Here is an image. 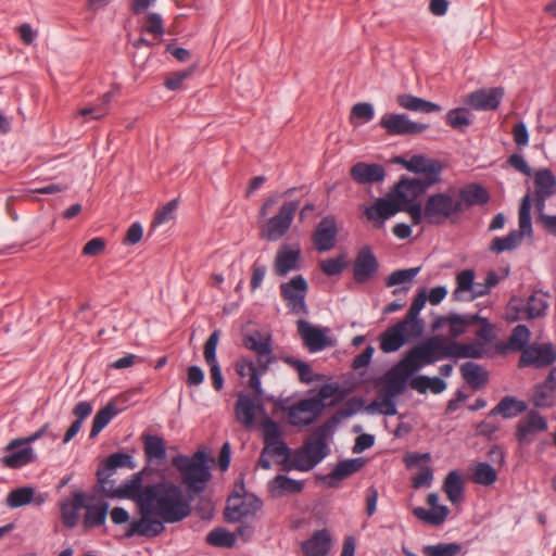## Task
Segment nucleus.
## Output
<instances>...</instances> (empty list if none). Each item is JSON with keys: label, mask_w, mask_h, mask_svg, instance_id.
I'll use <instances>...</instances> for the list:
<instances>
[{"label": "nucleus", "mask_w": 556, "mask_h": 556, "mask_svg": "<svg viewBox=\"0 0 556 556\" xmlns=\"http://www.w3.org/2000/svg\"><path fill=\"white\" fill-rule=\"evenodd\" d=\"M442 489L453 504L458 503L465 489L462 473L458 470L450 471L444 479Z\"/></svg>", "instance_id": "44"}, {"label": "nucleus", "mask_w": 556, "mask_h": 556, "mask_svg": "<svg viewBox=\"0 0 556 556\" xmlns=\"http://www.w3.org/2000/svg\"><path fill=\"white\" fill-rule=\"evenodd\" d=\"M379 262L372 249L364 245L356 254L353 262L352 273L356 283L363 285L371 280L378 273Z\"/></svg>", "instance_id": "14"}, {"label": "nucleus", "mask_w": 556, "mask_h": 556, "mask_svg": "<svg viewBox=\"0 0 556 556\" xmlns=\"http://www.w3.org/2000/svg\"><path fill=\"white\" fill-rule=\"evenodd\" d=\"M283 362L291 367H293L298 374L301 382L312 383L314 381H320L321 375L315 374L311 367V365L304 361L295 358L293 356L283 357Z\"/></svg>", "instance_id": "51"}, {"label": "nucleus", "mask_w": 556, "mask_h": 556, "mask_svg": "<svg viewBox=\"0 0 556 556\" xmlns=\"http://www.w3.org/2000/svg\"><path fill=\"white\" fill-rule=\"evenodd\" d=\"M331 549V535L327 529L317 530L302 543L305 556H326Z\"/></svg>", "instance_id": "31"}, {"label": "nucleus", "mask_w": 556, "mask_h": 556, "mask_svg": "<svg viewBox=\"0 0 556 556\" xmlns=\"http://www.w3.org/2000/svg\"><path fill=\"white\" fill-rule=\"evenodd\" d=\"M438 502L439 495L437 493L428 494L427 503L431 506V509L416 507L413 510L414 516L431 526H441L445 521L450 509L445 505H439Z\"/></svg>", "instance_id": "25"}, {"label": "nucleus", "mask_w": 556, "mask_h": 556, "mask_svg": "<svg viewBox=\"0 0 556 556\" xmlns=\"http://www.w3.org/2000/svg\"><path fill=\"white\" fill-rule=\"evenodd\" d=\"M255 409L261 412L264 410L261 400H255L251 395L240 393L236 404L237 420L247 428L252 427L255 420Z\"/></svg>", "instance_id": "30"}, {"label": "nucleus", "mask_w": 556, "mask_h": 556, "mask_svg": "<svg viewBox=\"0 0 556 556\" xmlns=\"http://www.w3.org/2000/svg\"><path fill=\"white\" fill-rule=\"evenodd\" d=\"M441 180V177L424 176L422 178H408L403 176L387 198H379L366 207L365 215L375 222L376 228H381L384 222L399 212L409 214L414 225L422 222V206L417 198L427 192L429 188Z\"/></svg>", "instance_id": "1"}, {"label": "nucleus", "mask_w": 556, "mask_h": 556, "mask_svg": "<svg viewBox=\"0 0 556 556\" xmlns=\"http://www.w3.org/2000/svg\"><path fill=\"white\" fill-rule=\"evenodd\" d=\"M526 319L533 320L544 317L547 314L548 301L547 294L541 290L534 291L526 301Z\"/></svg>", "instance_id": "42"}, {"label": "nucleus", "mask_w": 556, "mask_h": 556, "mask_svg": "<svg viewBox=\"0 0 556 556\" xmlns=\"http://www.w3.org/2000/svg\"><path fill=\"white\" fill-rule=\"evenodd\" d=\"M396 103L405 110L418 113H433L441 112L442 108L434 102L419 98L410 93H402L396 97Z\"/></svg>", "instance_id": "40"}, {"label": "nucleus", "mask_w": 556, "mask_h": 556, "mask_svg": "<svg viewBox=\"0 0 556 556\" xmlns=\"http://www.w3.org/2000/svg\"><path fill=\"white\" fill-rule=\"evenodd\" d=\"M338 225L334 216H325L316 226L312 240L318 252H327L334 248L338 237Z\"/></svg>", "instance_id": "17"}, {"label": "nucleus", "mask_w": 556, "mask_h": 556, "mask_svg": "<svg viewBox=\"0 0 556 556\" xmlns=\"http://www.w3.org/2000/svg\"><path fill=\"white\" fill-rule=\"evenodd\" d=\"M460 374L463 379L473 390L482 389L489 381L488 371L479 364L473 362H466L460 366Z\"/></svg>", "instance_id": "41"}, {"label": "nucleus", "mask_w": 556, "mask_h": 556, "mask_svg": "<svg viewBox=\"0 0 556 556\" xmlns=\"http://www.w3.org/2000/svg\"><path fill=\"white\" fill-rule=\"evenodd\" d=\"M182 489L172 481L147 484L144 506L152 508L156 517L166 523H177L191 514V500Z\"/></svg>", "instance_id": "2"}, {"label": "nucleus", "mask_w": 556, "mask_h": 556, "mask_svg": "<svg viewBox=\"0 0 556 556\" xmlns=\"http://www.w3.org/2000/svg\"><path fill=\"white\" fill-rule=\"evenodd\" d=\"M522 242V233L517 229L509 231L505 237H494L490 243L489 250L495 254H501L505 251H513Z\"/></svg>", "instance_id": "49"}, {"label": "nucleus", "mask_w": 556, "mask_h": 556, "mask_svg": "<svg viewBox=\"0 0 556 556\" xmlns=\"http://www.w3.org/2000/svg\"><path fill=\"white\" fill-rule=\"evenodd\" d=\"M298 331L309 352H319L331 345V341L324 330L304 319L298 321Z\"/></svg>", "instance_id": "23"}, {"label": "nucleus", "mask_w": 556, "mask_h": 556, "mask_svg": "<svg viewBox=\"0 0 556 556\" xmlns=\"http://www.w3.org/2000/svg\"><path fill=\"white\" fill-rule=\"evenodd\" d=\"M455 200L460 204L463 213L468 207L486 204L490 193L482 185L472 182L460 188Z\"/></svg>", "instance_id": "29"}, {"label": "nucleus", "mask_w": 556, "mask_h": 556, "mask_svg": "<svg viewBox=\"0 0 556 556\" xmlns=\"http://www.w3.org/2000/svg\"><path fill=\"white\" fill-rule=\"evenodd\" d=\"M243 345L256 354L257 364L263 371H267L269 366L276 361L269 334L264 337L258 330H254L243 336Z\"/></svg>", "instance_id": "11"}, {"label": "nucleus", "mask_w": 556, "mask_h": 556, "mask_svg": "<svg viewBox=\"0 0 556 556\" xmlns=\"http://www.w3.org/2000/svg\"><path fill=\"white\" fill-rule=\"evenodd\" d=\"M271 497L280 498L287 494H298L304 489V482L285 475H277L268 483Z\"/></svg>", "instance_id": "37"}, {"label": "nucleus", "mask_w": 556, "mask_h": 556, "mask_svg": "<svg viewBox=\"0 0 556 556\" xmlns=\"http://www.w3.org/2000/svg\"><path fill=\"white\" fill-rule=\"evenodd\" d=\"M85 506V494L81 491L73 493L71 502H62L60 511L62 523L67 529H73L77 526L79 520V510Z\"/></svg>", "instance_id": "34"}, {"label": "nucleus", "mask_w": 556, "mask_h": 556, "mask_svg": "<svg viewBox=\"0 0 556 556\" xmlns=\"http://www.w3.org/2000/svg\"><path fill=\"white\" fill-rule=\"evenodd\" d=\"M452 357L454 358H481L483 356L482 343H459L452 340Z\"/></svg>", "instance_id": "52"}, {"label": "nucleus", "mask_w": 556, "mask_h": 556, "mask_svg": "<svg viewBox=\"0 0 556 556\" xmlns=\"http://www.w3.org/2000/svg\"><path fill=\"white\" fill-rule=\"evenodd\" d=\"M379 126L389 136H414L429 128L428 124L414 122L403 113L384 114L379 122Z\"/></svg>", "instance_id": "10"}, {"label": "nucleus", "mask_w": 556, "mask_h": 556, "mask_svg": "<svg viewBox=\"0 0 556 556\" xmlns=\"http://www.w3.org/2000/svg\"><path fill=\"white\" fill-rule=\"evenodd\" d=\"M420 270V266L394 270L386 278V286L394 287L408 282L413 280L419 274Z\"/></svg>", "instance_id": "60"}, {"label": "nucleus", "mask_w": 556, "mask_h": 556, "mask_svg": "<svg viewBox=\"0 0 556 556\" xmlns=\"http://www.w3.org/2000/svg\"><path fill=\"white\" fill-rule=\"evenodd\" d=\"M547 427V421L542 415L536 410H530L517 425L516 440L519 444H529L536 432L546 431Z\"/></svg>", "instance_id": "20"}, {"label": "nucleus", "mask_w": 556, "mask_h": 556, "mask_svg": "<svg viewBox=\"0 0 556 556\" xmlns=\"http://www.w3.org/2000/svg\"><path fill=\"white\" fill-rule=\"evenodd\" d=\"M460 213V204L451 194L438 192L428 197L422 207V219L429 225H442Z\"/></svg>", "instance_id": "7"}, {"label": "nucleus", "mask_w": 556, "mask_h": 556, "mask_svg": "<svg viewBox=\"0 0 556 556\" xmlns=\"http://www.w3.org/2000/svg\"><path fill=\"white\" fill-rule=\"evenodd\" d=\"M301 250L298 245L282 244L274 260V273L286 277L290 271L300 269Z\"/></svg>", "instance_id": "19"}, {"label": "nucleus", "mask_w": 556, "mask_h": 556, "mask_svg": "<svg viewBox=\"0 0 556 556\" xmlns=\"http://www.w3.org/2000/svg\"><path fill=\"white\" fill-rule=\"evenodd\" d=\"M172 465L179 472L189 497H194L206 489L212 475L204 451H197L191 456L178 454L172 458Z\"/></svg>", "instance_id": "4"}, {"label": "nucleus", "mask_w": 556, "mask_h": 556, "mask_svg": "<svg viewBox=\"0 0 556 556\" xmlns=\"http://www.w3.org/2000/svg\"><path fill=\"white\" fill-rule=\"evenodd\" d=\"M290 453L291 451L283 440L273 441L264 444L257 464L261 468L268 470L271 468L270 458H275L285 467L289 463Z\"/></svg>", "instance_id": "24"}, {"label": "nucleus", "mask_w": 556, "mask_h": 556, "mask_svg": "<svg viewBox=\"0 0 556 556\" xmlns=\"http://www.w3.org/2000/svg\"><path fill=\"white\" fill-rule=\"evenodd\" d=\"M299 205L298 200L285 202L278 213L260 228V237L268 242H276L283 238L291 228Z\"/></svg>", "instance_id": "8"}, {"label": "nucleus", "mask_w": 556, "mask_h": 556, "mask_svg": "<svg viewBox=\"0 0 556 556\" xmlns=\"http://www.w3.org/2000/svg\"><path fill=\"white\" fill-rule=\"evenodd\" d=\"M409 386L412 389L417 392L425 394L428 390H430L434 394H440L446 389V382L440 377H429L426 375H421L413 378L409 381Z\"/></svg>", "instance_id": "47"}, {"label": "nucleus", "mask_w": 556, "mask_h": 556, "mask_svg": "<svg viewBox=\"0 0 556 556\" xmlns=\"http://www.w3.org/2000/svg\"><path fill=\"white\" fill-rule=\"evenodd\" d=\"M350 176L361 185L377 184L384 179L386 170L381 164L358 162L351 167Z\"/></svg>", "instance_id": "28"}, {"label": "nucleus", "mask_w": 556, "mask_h": 556, "mask_svg": "<svg viewBox=\"0 0 556 556\" xmlns=\"http://www.w3.org/2000/svg\"><path fill=\"white\" fill-rule=\"evenodd\" d=\"M148 470L149 468L144 467L142 470L125 480L119 486L115 489L108 486V491L104 493L111 498H127L135 501L137 506L142 505L147 493V485H142V477Z\"/></svg>", "instance_id": "13"}, {"label": "nucleus", "mask_w": 556, "mask_h": 556, "mask_svg": "<svg viewBox=\"0 0 556 556\" xmlns=\"http://www.w3.org/2000/svg\"><path fill=\"white\" fill-rule=\"evenodd\" d=\"M462 551V545L456 542L426 545L422 553L426 556H455Z\"/></svg>", "instance_id": "59"}, {"label": "nucleus", "mask_w": 556, "mask_h": 556, "mask_svg": "<svg viewBox=\"0 0 556 556\" xmlns=\"http://www.w3.org/2000/svg\"><path fill=\"white\" fill-rule=\"evenodd\" d=\"M280 294L292 314H308L305 302L308 285L302 275L293 276L279 287Z\"/></svg>", "instance_id": "9"}, {"label": "nucleus", "mask_w": 556, "mask_h": 556, "mask_svg": "<svg viewBox=\"0 0 556 556\" xmlns=\"http://www.w3.org/2000/svg\"><path fill=\"white\" fill-rule=\"evenodd\" d=\"M366 464L365 458L357 457L339 462L326 476L321 477L328 488H337L338 482L359 471Z\"/></svg>", "instance_id": "26"}, {"label": "nucleus", "mask_w": 556, "mask_h": 556, "mask_svg": "<svg viewBox=\"0 0 556 556\" xmlns=\"http://www.w3.org/2000/svg\"><path fill=\"white\" fill-rule=\"evenodd\" d=\"M445 121L453 129L459 131H464L469 125H471L469 113L465 108L450 110L446 113Z\"/></svg>", "instance_id": "56"}, {"label": "nucleus", "mask_w": 556, "mask_h": 556, "mask_svg": "<svg viewBox=\"0 0 556 556\" xmlns=\"http://www.w3.org/2000/svg\"><path fill=\"white\" fill-rule=\"evenodd\" d=\"M475 271L472 269H465L457 274L456 283L457 287L453 292V298L459 301L463 292L470 291L473 289Z\"/></svg>", "instance_id": "61"}, {"label": "nucleus", "mask_w": 556, "mask_h": 556, "mask_svg": "<svg viewBox=\"0 0 556 556\" xmlns=\"http://www.w3.org/2000/svg\"><path fill=\"white\" fill-rule=\"evenodd\" d=\"M531 332L526 325H517L508 338V348L515 352H522L528 348Z\"/></svg>", "instance_id": "53"}, {"label": "nucleus", "mask_w": 556, "mask_h": 556, "mask_svg": "<svg viewBox=\"0 0 556 556\" xmlns=\"http://www.w3.org/2000/svg\"><path fill=\"white\" fill-rule=\"evenodd\" d=\"M138 510L141 515V518L137 520V523L139 525L140 529V535L146 538H155L160 535L164 530V521H162L161 518L157 517L153 518V516H156L154 514V510L152 508L148 509L144 506V502H142V505L137 506Z\"/></svg>", "instance_id": "33"}, {"label": "nucleus", "mask_w": 556, "mask_h": 556, "mask_svg": "<svg viewBox=\"0 0 556 556\" xmlns=\"http://www.w3.org/2000/svg\"><path fill=\"white\" fill-rule=\"evenodd\" d=\"M118 413L119 410L113 401H110L104 407L99 409L93 417L89 438H96Z\"/></svg>", "instance_id": "45"}, {"label": "nucleus", "mask_w": 556, "mask_h": 556, "mask_svg": "<svg viewBox=\"0 0 556 556\" xmlns=\"http://www.w3.org/2000/svg\"><path fill=\"white\" fill-rule=\"evenodd\" d=\"M261 430L264 444L281 439V432L278 424L269 417L263 420L261 425Z\"/></svg>", "instance_id": "64"}, {"label": "nucleus", "mask_w": 556, "mask_h": 556, "mask_svg": "<svg viewBox=\"0 0 556 556\" xmlns=\"http://www.w3.org/2000/svg\"><path fill=\"white\" fill-rule=\"evenodd\" d=\"M481 316L476 314H457L451 312V318H450V336L451 340H454L462 334H464L467 329L473 325H477L480 323Z\"/></svg>", "instance_id": "43"}, {"label": "nucleus", "mask_w": 556, "mask_h": 556, "mask_svg": "<svg viewBox=\"0 0 556 556\" xmlns=\"http://www.w3.org/2000/svg\"><path fill=\"white\" fill-rule=\"evenodd\" d=\"M83 508L86 509L83 520L86 529H94L105 523L109 513V503L106 501L99 498L96 503L85 502Z\"/></svg>", "instance_id": "38"}, {"label": "nucleus", "mask_w": 556, "mask_h": 556, "mask_svg": "<svg viewBox=\"0 0 556 556\" xmlns=\"http://www.w3.org/2000/svg\"><path fill=\"white\" fill-rule=\"evenodd\" d=\"M556 362V351L551 342L532 343L520 354L518 367L525 368L533 366L535 368H544Z\"/></svg>", "instance_id": "12"}, {"label": "nucleus", "mask_w": 556, "mask_h": 556, "mask_svg": "<svg viewBox=\"0 0 556 556\" xmlns=\"http://www.w3.org/2000/svg\"><path fill=\"white\" fill-rule=\"evenodd\" d=\"M364 405L361 397L350 399L341 408H339L329 419L313 430L309 438L305 441L302 450L304 451L311 464L307 468H314L329 454L328 439L332 437L338 425L353 416Z\"/></svg>", "instance_id": "3"}, {"label": "nucleus", "mask_w": 556, "mask_h": 556, "mask_svg": "<svg viewBox=\"0 0 556 556\" xmlns=\"http://www.w3.org/2000/svg\"><path fill=\"white\" fill-rule=\"evenodd\" d=\"M348 263L344 254H340L337 257L326 258L321 261L319 265L321 271L327 276L340 275Z\"/></svg>", "instance_id": "62"}, {"label": "nucleus", "mask_w": 556, "mask_h": 556, "mask_svg": "<svg viewBox=\"0 0 556 556\" xmlns=\"http://www.w3.org/2000/svg\"><path fill=\"white\" fill-rule=\"evenodd\" d=\"M409 378L410 376L396 363L383 375V396L395 397L402 394Z\"/></svg>", "instance_id": "27"}, {"label": "nucleus", "mask_w": 556, "mask_h": 556, "mask_svg": "<svg viewBox=\"0 0 556 556\" xmlns=\"http://www.w3.org/2000/svg\"><path fill=\"white\" fill-rule=\"evenodd\" d=\"M527 408L528 406L525 401L518 400L511 395H506L489 412L488 417L492 418L500 415L504 419H510L522 414Z\"/></svg>", "instance_id": "39"}, {"label": "nucleus", "mask_w": 556, "mask_h": 556, "mask_svg": "<svg viewBox=\"0 0 556 556\" xmlns=\"http://www.w3.org/2000/svg\"><path fill=\"white\" fill-rule=\"evenodd\" d=\"M136 463L130 454L124 452H116L108 456V458L101 463L97 470V479L100 484L102 492L108 491V485L113 484L110 477L114 473L117 468H129L135 469Z\"/></svg>", "instance_id": "15"}, {"label": "nucleus", "mask_w": 556, "mask_h": 556, "mask_svg": "<svg viewBox=\"0 0 556 556\" xmlns=\"http://www.w3.org/2000/svg\"><path fill=\"white\" fill-rule=\"evenodd\" d=\"M397 364L412 377L422 367L431 365L422 342L410 348Z\"/></svg>", "instance_id": "32"}, {"label": "nucleus", "mask_w": 556, "mask_h": 556, "mask_svg": "<svg viewBox=\"0 0 556 556\" xmlns=\"http://www.w3.org/2000/svg\"><path fill=\"white\" fill-rule=\"evenodd\" d=\"M531 403L536 408H551L555 405L556 401V367L553 366L545 380L542 383L534 386L530 399Z\"/></svg>", "instance_id": "18"}, {"label": "nucleus", "mask_w": 556, "mask_h": 556, "mask_svg": "<svg viewBox=\"0 0 556 556\" xmlns=\"http://www.w3.org/2000/svg\"><path fill=\"white\" fill-rule=\"evenodd\" d=\"M244 492V481L241 478L227 498L224 516L228 522H242L247 518L254 517L262 508L263 502L260 497L255 494L243 495Z\"/></svg>", "instance_id": "6"}, {"label": "nucleus", "mask_w": 556, "mask_h": 556, "mask_svg": "<svg viewBox=\"0 0 556 556\" xmlns=\"http://www.w3.org/2000/svg\"><path fill=\"white\" fill-rule=\"evenodd\" d=\"M205 541L211 546L232 547L236 536L224 528H215L207 533Z\"/></svg>", "instance_id": "55"}, {"label": "nucleus", "mask_w": 556, "mask_h": 556, "mask_svg": "<svg viewBox=\"0 0 556 556\" xmlns=\"http://www.w3.org/2000/svg\"><path fill=\"white\" fill-rule=\"evenodd\" d=\"M526 301L518 296H513L507 304L506 319L509 323H516L526 319Z\"/></svg>", "instance_id": "63"}, {"label": "nucleus", "mask_w": 556, "mask_h": 556, "mask_svg": "<svg viewBox=\"0 0 556 556\" xmlns=\"http://www.w3.org/2000/svg\"><path fill=\"white\" fill-rule=\"evenodd\" d=\"M431 364L452 357V340L442 336H433L422 341Z\"/></svg>", "instance_id": "36"}, {"label": "nucleus", "mask_w": 556, "mask_h": 556, "mask_svg": "<svg viewBox=\"0 0 556 556\" xmlns=\"http://www.w3.org/2000/svg\"><path fill=\"white\" fill-rule=\"evenodd\" d=\"M519 233H522V239L526 236L531 237L533 233L532 222H531V199L529 194H526L520 203L519 207Z\"/></svg>", "instance_id": "54"}, {"label": "nucleus", "mask_w": 556, "mask_h": 556, "mask_svg": "<svg viewBox=\"0 0 556 556\" xmlns=\"http://www.w3.org/2000/svg\"><path fill=\"white\" fill-rule=\"evenodd\" d=\"M144 453L149 460L162 462L166 458L164 440L159 435L147 434L143 437Z\"/></svg>", "instance_id": "50"}, {"label": "nucleus", "mask_w": 556, "mask_h": 556, "mask_svg": "<svg viewBox=\"0 0 556 556\" xmlns=\"http://www.w3.org/2000/svg\"><path fill=\"white\" fill-rule=\"evenodd\" d=\"M426 302L427 291L426 289H421L412 302L406 316L401 320L410 328V333L414 337H419L424 330V321L419 319L418 316Z\"/></svg>", "instance_id": "35"}, {"label": "nucleus", "mask_w": 556, "mask_h": 556, "mask_svg": "<svg viewBox=\"0 0 556 556\" xmlns=\"http://www.w3.org/2000/svg\"><path fill=\"white\" fill-rule=\"evenodd\" d=\"M338 383H325L316 396L303 399L288 408L292 426H308L323 413L324 401L337 395Z\"/></svg>", "instance_id": "5"}, {"label": "nucleus", "mask_w": 556, "mask_h": 556, "mask_svg": "<svg viewBox=\"0 0 556 556\" xmlns=\"http://www.w3.org/2000/svg\"><path fill=\"white\" fill-rule=\"evenodd\" d=\"M10 454L4 455L1 458V463L4 467L17 469L33 463L36 459L34 450L30 446L25 445L21 450H11Z\"/></svg>", "instance_id": "46"}, {"label": "nucleus", "mask_w": 556, "mask_h": 556, "mask_svg": "<svg viewBox=\"0 0 556 556\" xmlns=\"http://www.w3.org/2000/svg\"><path fill=\"white\" fill-rule=\"evenodd\" d=\"M535 194H556V177L549 168L539 169L534 175Z\"/></svg>", "instance_id": "48"}, {"label": "nucleus", "mask_w": 556, "mask_h": 556, "mask_svg": "<svg viewBox=\"0 0 556 556\" xmlns=\"http://www.w3.org/2000/svg\"><path fill=\"white\" fill-rule=\"evenodd\" d=\"M472 478L476 483L488 486L497 480V472L489 463L480 462L476 465Z\"/></svg>", "instance_id": "57"}, {"label": "nucleus", "mask_w": 556, "mask_h": 556, "mask_svg": "<svg viewBox=\"0 0 556 556\" xmlns=\"http://www.w3.org/2000/svg\"><path fill=\"white\" fill-rule=\"evenodd\" d=\"M34 497V489L30 486H23L12 490L7 498V503L12 508L25 506L31 502Z\"/></svg>", "instance_id": "58"}, {"label": "nucleus", "mask_w": 556, "mask_h": 556, "mask_svg": "<svg viewBox=\"0 0 556 556\" xmlns=\"http://www.w3.org/2000/svg\"><path fill=\"white\" fill-rule=\"evenodd\" d=\"M504 94L503 87L481 88L470 92L466 98V103L476 111H495Z\"/></svg>", "instance_id": "16"}, {"label": "nucleus", "mask_w": 556, "mask_h": 556, "mask_svg": "<svg viewBox=\"0 0 556 556\" xmlns=\"http://www.w3.org/2000/svg\"><path fill=\"white\" fill-rule=\"evenodd\" d=\"M395 163L403 165L408 172L422 174L424 176L441 177L442 165L438 160L427 159L421 154L413 155L409 160L402 156L395 159Z\"/></svg>", "instance_id": "22"}, {"label": "nucleus", "mask_w": 556, "mask_h": 556, "mask_svg": "<svg viewBox=\"0 0 556 556\" xmlns=\"http://www.w3.org/2000/svg\"><path fill=\"white\" fill-rule=\"evenodd\" d=\"M409 337H414L410 333V328L405 323L399 321L380 334V349L384 353L396 352L407 342Z\"/></svg>", "instance_id": "21"}]
</instances>
